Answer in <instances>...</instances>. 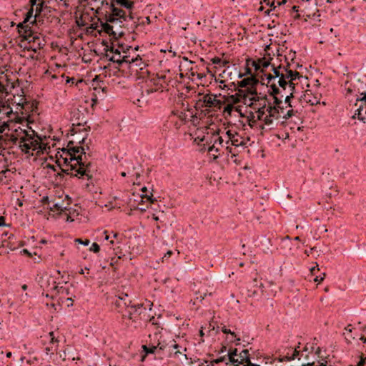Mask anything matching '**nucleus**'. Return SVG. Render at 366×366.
Segmentation results:
<instances>
[{"label":"nucleus","instance_id":"nucleus-1","mask_svg":"<svg viewBox=\"0 0 366 366\" xmlns=\"http://www.w3.org/2000/svg\"><path fill=\"white\" fill-rule=\"evenodd\" d=\"M257 118L259 120L263 122L264 124L260 125L262 129H264L266 127L267 129H272L274 126L277 124H274V121H277L282 116L284 119H287L295 114V112L292 109H289L287 112H285V108L280 104H274L272 106L270 104L266 107L265 104L259 108L257 112Z\"/></svg>","mask_w":366,"mask_h":366},{"label":"nucleus","instance_id":"nucleus-2","mask_svg":"<svg viewBox=\"0 0 366 366\" xmlns=\"http://www.w3.org/2000/svg\"><path fill=\"white\" fill-rule=\"evenodd\" d=\"M86 149H89L88 146L86 148L81 146H74V141H69L66 148L61 149L62 154L60 157L63 159L64 164H67L69 161V163L74 162L77 165L91 169L92 163L86 159Z\"/></svg>","mask_w":366,"mask_h":366},{"label":"nucleus","instance_id":"nucleus-3","mask_svg":"<svg viewBox=\"0 0 366 366\" xmlns=\"http://www.w3.org/2000/svg\"><path fill=\"white\" fill-rule=\"evenodd\" d=\"M65 165L66 168L61 169V172L58 173V176L62 177L63 174H66L71 177H76L79 179H86L89 182V183L86 184L87 187L90 184L94 185L93 172L91 169L77 165L74 162L69 163V161H68L67 164H65Z\"/></svg>","mask_w":366,"mask_h":366},{"label":"nucleus","instance_id":"nucleus-4","mask_svg":"<svg viewBox=\"0 0 366 366\" xmlns=\"http://www.w3.org/2000/svg\"><path fill=\"white\" fill-rule=\"evenodd\" d=\"M24 133L25 135L21 137L19 141V147L23 152L33 155L32 152L36 151L39 153L44 149V145L40 142L41 139L38 136L35 138L25 131Z\"/></svg>","mask_w":366,"mask_h":366},{"label":"nucleus","instance_id":"nucleus-5","mask_svg":"<svg viewBox=\"0 0 366 366\" xmlns=\"http://www.w3.org/2000/svg\"><path fill=\"white\" fill-rule=\"evenodd\" d=\"M290 64L286 66H283V69L285 71L284 74L285 81H287V86L289 89V94L285 98V104H287V107H292L291 99L294 97L295 92V83L294 82L296 79H300L303 76L297 71H293L289 69Z\"/></svg>","mask_w":366,"mask_h":366},{"label":"nucleus","instance_id":"nucleus-6","mask_svg":"<svg viewBox=\"0 0 366 366\" xmlns=\"http://www.w3.org/2000/svg\"><path fill=\"white\" fill-rule=\"evenodd\" d=\"M109 8L111 12L105 14L104 20L112 25L118 24L122 28L124 26V23L127 21L126 12L122 9L115 7L113 3L110 4Z\"/></svg>","mask_w":366,"mask_h":366},{"label":"nucleus","instance_id":"nucleus-7","mask_svg":"<svg viewBox=\"0 0 366 366\" xmlns=\"http://www.w3.org/2000/svg\"><path fill=\"white\" fill-rule=\"evenodd\" d=\"M282 68V67L281 65H280L277 67H275L274 65H272L273 74H265L264 76H265V80H267V83H264V79L262 78V84L266 85L267 86V85H269V84L271 85V84H272V83H276L275 81L277 79H278L277 84L281 88H283L284 90H285L287 88V81H285L284 74L282 72L280 71V69Z\"/></svg>","mask_w":366,"mask_h":366},{"label":"nucleus","instance_id":"nucleus-8","mask_svg":"<svg viewBox=\"0 0 366 366\" xmlns=\"http://www.w3.org/2000/svg\"><path fill=\"white\" fill-rule=\"evenodd\" d=\"M103 45L106 46V51H109L112 54V56L109 54H107V57L109 58V60L114 62L117 63L119 65L122 64L123 63H133L134 62V59H130L128 56H121V53L118 49H114L113 46H109L108 43L105 41L102 42Z\"/></svg>","mask_w":366,"mask_h":366},{"label":"nucleus","instance_id":"nucleus-9","mask_svg":"<svg viewBox=\"0 0 366 366\" xmlns=\"http://www.w3.org/2000/svg\"><path fill=\"white\" fill-rule=\"evenodd\" d=\"M22 245V242L17 240L13 233L7 231H2L0 247L7 248L11 251H14Z\"/></svg>","mask_w":366,"mask_h":366},{"label":"nucleus","instance_id":"nucleus-10","mask_svg":"<svg viewBox=\"0 0 366 366\" xmlns=\"http://www.w3.org/2000/svg\"><path fill=\"white\" fill-rule=\"evenodd\" d=\"M166 76L164 75H156L149 80L147 82L148 88L146 89L147 94L157 92H163L167 87Z\"/></svg>","mask_w":366,"mask_h":366},{"label":"nucleus","instance_id":"nucleus-11","mask_svg":"<svg viewBox=\"0 0 366 366\" xmlns=\"http://www.w3.org/2000/svg\"><path fill=\"white\" fill-rule=\"evenodd\" d=\"M269 88L268 92L270 96L273 97L274 104H282V98L285 97L289 94V89L286 88L285 90L283 88H281L279 85H277L276 83H272V84H269L267 86Z\"/></svg>","mask_w":366,"mask_h":366},{"label":"nucleus","instance_id":"nucleus-12","mask_svg":"<svg viewBox=\"0 0 366 366\" xmlns=\"http://www.w3.org/2000/svg\"><path fill=\"white\" fill-rule=\"evenodd\" d=\"M17 29L19 35L29 43H36L40 40L38 36H34L31 27L27 24L24 23V20L17 24ZM39 46L40 43L38 42Z\"/></svg>","mask_w":366,"mask_h":366},{"label":"nucleus","instance_id":"nucleus-13","mask_svg":"<svg viewBox=\"0 0 366 366\" xmlns=\"http://www.w3.org/2000/svg\"><path fill=\"white\" fill-rule=\"evenodd\" d=\"M355 106L357 107V109L353 117H357L359 120L364 121V115L366 114V92H359Z\"/></svg>","mask_w":366,"mask_h":366},{"label":"nucleus","instance_id":"nucleus-14","mask_svg":"<svg viewBox=\"0 0 366 366\" xmlns=\"http://www.w3.org/2000/svg\"><path fill=\"white\" fill-rule=\"evenodd\" d=\"M217 95H214L212 94H204L202 97V107L213 108L216 109H220L223 102L217 99Z\"/></svg>","mask_w":366,"mask_h":366},{"label":"nucleus","instance_id":"nucleus-15","mask_svg":"<svg viewBox=\"0 0 366 366\" xmlns=\"http://www.w3.org/2000/svg\"><path fill=\"white\" fill-rule=\"evenodd\" d=\"M264 285L261 280L254 278L251 282L250 287L248 290L250 297H262L264 293Z\"/></svg>","mask_w":366,"mask_h":366},{"label":"nucleus","instance_id":"nucleus-16","mask_svg":"<svg viewBox=\"0 0 366 366\" xmlns=\"http://www.w3.org/2000/svg\"><path fill=\"white\" fill-rule=\"evenodd\" d=\"M146 306L144 304H137L132 305L131 303V306L129 308L126 310L125 313H123V317H127L129 320H132L134 315H140L143 311V310H146Z\"/></svg>","mask_w":366,"mask_h":366},{"label":"nucleus","instance_id":"nucleus-17","mask_svg":"<svg viewBox=\"0 0 366 366\" xmlns=\"http://www.w3.org/2000/svg\"><path fill=\"white\" fill-rule=\"evenodd\" d=\"M101 22V27L102 29L99 31V33L101 31H104L109 34L110 36L112 37L114 39H118L119 37L122 36L124 34L123 31L116 32L114 31V25H112L110 23L107 21L105 20L104 22L102 21H100Z\"/></svg>","mask_w":366,"mask_h":366},{"label":"nucleus","instance_id":"nucleus-18","mask_svg":"<svg viewBox=\"0 0 366 366\" xmlns=\"http://www.w3.org/2000/svg\"><path fill=\"white\" fill-rule=\"evenodd\" d=\"M246 104H252L253 102L259 101V97L257 90V86H249L245 89Z\"/></svg>","mask_w":366,"mask_h":366},{"label":"nucleus","instance_id":"nucleus-19","mask_svg":"<svg viewBox=\"0 0 366 366\" xmlns=\"http://www.w3.org/2000/svg\"><path fill=\"white\" fill-rule=\"evenodd\" d=\"M131 300L117 299L116 301L114 302V306L117 310V312L123 315V313H125L126 310H127V309L129 308V306H131Z\"/></svg>","mask_w":366,"mask_h":366},{"label":"nucleus","instance_id":"nucleus-20","mask_svg":"<svg viewBox=\"0 0 366 366\" xmlns=\"http://www.w3.org/2000/svg\"><path fill=\"white\" fill-rule=\"evenodd\" d=\"M259 83V79L254 75L244 78L237 83V86L240 88H247L249 86H257Z\"/></svg>","mask_w":366,"mask_h":366},{"label":"nucleus","instance_id":"nucleus-21","mask_svg":"<svg viewBox=\"0 0 366 366\" xmlns=\"http://www.w3.org/2000/svg\"><path fill=\"white\" fill-rule=\"evenodd\" d=\"M158 347L160 350H167L169 352V357H173L172 353L175 352L177 348H182V346L177 344L174 340L172 341V343L170 345H164L160 342L158 343Z\"/></svg>","mask_w":366,"mask_h":366},{"label":"nucleus","instance_id":"nucleus-22","mask_svg":"<svg viewBox=\"0 0 366 366\" xmlns=\"http://www.w3.org/2000/svg\"><path fill=\"white\" fill-rule=\"evenodd\" d=\"M238 362L236 363L237 365H244L248 364L250 362V357L248 350H243L239 354Z\"/></svg>","mask_w":366,"mask_h":366},{"label":"nucleus","instance_id":"nucleus-23","mask_svg":"<svg viewBox=\"0 0 366 366\" xmlns=\"http://www.w3.org/2000/svg\"><path fill=\"white\" fill-rule=\"evenodd\" d=\"M181 349L182 350H176L175 352L172 353V355H173L172 358L178 359L181 362L187 361L188 357H187V355L184 353L187 351V348L183 347L182 346Z\"/></svg>","mask_w":366,"mask_h":366},{"label":"nucleus","instance_id":"nucleus-24","mask_svg":"<svg viewBox=\"0 0 366 366\" xmlns=\"http://www.w3.org/2000/svg\"><path fill=\"white\" fill-rule=\"evenodd\" d=\"M44 5V1L43 0H41L34 7L35 11V15H34V19L31 21V24H34L36 22V17L41 14V13L43 11V7Z\"/></svg>","mask_w":366,"mask_h":366},{"label":"nucleus","instance_id":"nucleus-25","mask_svg":"<svg viewBox=\"0 0 366 366\" xmlns=\"http://www.w3.org/2000/svg\"><path fill=\"white\" fill-rule=\"evenodd\" d=\"M238 350L237 349H230L228 352L227 356L228 357L229 361L232 364H236L238 362V359L235 358L236 356H238Z\"/></svg>","mask_w":366,"mask_h":366},{"label":"nucleus","instance_id":"nucleus-26","mask_svg":"<svg viewBox=\"0 0 366 366\" xmlns=\"http://www.w3.org/2000/svg\"><path fill=\"white\" fill-rule=\"evenodd\" d=\"M157 347L159 348L158 345H142L143 351L144 352L145 355L142 357V361H144L145 359L146 355L148 354H153L157 350Z\"/></svg>","mask_w":366,"mask_h":366},{"label":"nucleus","instance_id":"nucleus-27","mask_svg":"<svg viewBox=\"0 0 366 366\" xmlns=\"http://www.w3.org/2000/svg\"><path fill=\"white\" fill-rule=\"evenodd\" d=\"M224 97L229 104H232V105L239 102H242V100L239 98V94H234L227 97L224 96Z\"/></svg>","mask_w":366,"mask_h":366},{"label":"nucleus","instance_id":"nucleus-28","mask_svg":"<svg viewBox=\"0 0 366 366\" xmlns=\"http://www.w3.org/2000/svg\"><path fill=\"white\" fill-rule=\"evenodd\" d=\"M168 122L172 124L176 129H178L184 123L183 122H180L179 119L175 118L174 112H172V114L169 117Z\"/></svg>","mask_w":366,"mask_h":366},{"label":"nucleus","instance_id":"nucleus-29","mask_svg":"<svg viewBox=\"0 0 366 366\" xmlns=\"http://www.w3.org/2000/svg\"><path fill=\"white\" fill-rule=\"evenodd\" d=\"M142 192H143L142 194L141 195V197L142 199H146L147 201L152 204L157 201V199L153 197L152 193H150V194H147L148 190L146 187H142Z\"/></svg>","mask_w":366,"mask_h":366},{"label":"nucleus","instance_id":"nucleus-30","mask_svg":"<svg viewBox=\"0 0 366 366\" xmlns=\"http://www.w3.org/2000/svg\"><path fill=\"white\" fill-rule=\"evenodd\" d=\"M303 99L311 105H316L320 102L319 99L317 97H312L311 95L307 93V91L306 92V94H304Z\"/></svg>","mask_w":366,"mask_h":366},{"label":"nucleus","instance_id":"nucleus-31","mask_svg":"<svg viewBox=\"0 0 366 366\" xmlns=\"http://www.w3.org/2000/svg\"><path fill=\"white\" fill-rule=\"evenodd\" d=\"M222 332L224 334H229L231 335L232 336V339L230 340V342H239L240 341V338L239 337H237V335L235 334L234 332H232L229 329H227L225 326H223L222 327Z\"/></svg>","mask_w":366,"mask_h":366},{"label":"nucleus","instance_id":"nucleus-32","mask_svg":"<svg viewBox=\"0 0 366 366\" xmlns=\"http://www.w3.org/2000/svg\"><path fill=\"white\" fill-rule=\"evenodd\" d=\"M49 209L52 212H57L59 213H61L65 210H67L66 207H63L59 203H52V205L49 206Z\"/></svg>","mask_w":366,"mask_h":366},{"label":"nucleus","instance_id":"nucleus-33","mask_svg":"<svg viewBox=\"0 0 366 366\" xmlns=\"http://www.w3.org/2000/svg\"><path fill=\"white\" fill-rule=\"evenodd\" d=\"M207 293L206 292H200V291H198V292H195V298L194 300V302L193 304L195 305L196 304V301H199V302H202V300H204V297L207 296Z\"/></svg>","mask_w":366,"mask_h":366},{"label":"nucleus","instance_id":"nucleus-34","mask_svg":"<svg viewBox=\"0 0 366 366\" xmlns=\"http://www.w3.org/2000/svg\"><path fill=\"white\" fill-rule=\"evenodd\" d=\"M229 142H231V144L233 145V146H235V147H238L239 145H242V141H239V139L237 138L234 137H229V139H228L225 144H229Z\"/></svg>","mask_w":366,"mask_h":366},{"label":"nucleus","instance_id":"nucleus-35","mask_svg":"<svg viewBox=\"0 0 366 366\" xmlns=\"http://www.w3.org/2000/svg\"><path fill=\"white\" fill-rule=\"evenodd\" d=\"M257 61L260 65V69H264L265 68H267L270 65L269 61L267 60L265 57L259 58Z\"/></svg>","mask_w":366,"mask_h":366},{"label":"nucleus","instance_id":"nucleus-36","mask_svg":"<svg viewBox=\"0 0 366 366\" xmlns=\"http://www.w3.org/2000/svg\"><path fill=\"white\" fill-rule=\"evenodd\" d=\"M219 151V149L215 147V144H213L208 148V152L214 156V159L218 158V155H217L216 154L218 153Z\"/></svg>","mask_w":366,"mask_h":366},{"label":"nucleus","instance_id":"nucleus-37","mask_svg":"<svg viewBox=\"0 0 366 366\" xmlns=\"http://www.w3.org/2000/svg\"><path fill=\"white\" fill-rule=\"evenodd\" d=\"M34 9H33V8H30L29 9V11L26 14V16H25L24 19V23L29 22L30 19L31 18L34 19Z\"/></svg>","mask_w":366,"mask_h":366},{"label":"nucleus","instance_id":"nucleus-38","mask_svg":"<svg viewBox=\"0 0 366 366\" xmlns=\"http://www.w3.org/2000/svg\"><path fill=\"white\" fill-rule=\"evenodd\" d=\"M175 113V118L179 119L180 122H185L186 120V118H187V114L185 112H179V111H177V112H174Z\"/></svg>","mask_w":366,"mask_h":366},{"label":"nucleus","instance_id":"nucleus-39","mask_svg":"<svg viewBox=\"0 0 366 366\" xmlns=\"http://www.w3.org/2000/svg\"><path fill=\"white\" fill-rule=\"evenodd\" d=\"M250 64L254 68V70L256 71H259L260 73H262V74L264 72V70L263 69H260V65H259L258 61L252 60L251 59Z\"/></svg>","mask_w":366,"mask_h":366},{"label":"nucleus","instance_id":"nucleus-40","mask_svg":"<svg viewBox=\"0 0 366 366\" xmlns=\"http://www.w3.org/2000/svg\"><path fill=\"white\" fill-rule=\"evenodd\" d=\"M237 92L235 94H239V98L242 100V102L246 104V97L245 89H239L237 87Z\"/></svg>","mask_w":366,"mask_h":366},{"label":"nucleus","instance_id":"nucleus-41","mask_svg":"<svg viewBox=\"0 0 366 366\" xmlns=\"http://www.w3.org/2000/svg\"><path fill=\"white\" fill-rule=\"evenodd\" d=\"M228 359V357L227 355L220 357L219 358H217L215 360H213L211 361V365L214 366V364H218L219 362H226V360Z\"/></svg>","mask_w":366,"mask_h":366},{"label":"nucleus","instance_id":"nucleus-42","mask_svg":"<svg viewBox=\"0 0 366 366\" xmlns=\"http://www.w3.org/2000/svg\"><path fill=\"white\" fill-rule=\"evenodd\" d=\"M263 2L268 6L270 7V9L273 10H276L277 6H276V1L275 0H263Z\"/></svg>","mask_w":366,"mask_h":366},{"label":"nucleus","instance_id":"nucleus-43","mask_svg":"<svg viewBox=\"0 0 366 366\" xmlns=\"http://www.w3.org/2000/svg\"><path fill=\"white\" fill-rule=\"evenodd\" d=\"M134 3L133 1H129L128 0L123 2L120 4L121 6L124 7L129 10H131L134 7Z\"/></svg>","mask_w":366,"mask_h":366},{"label":"nucleus","instance_id":"nucleus-44","mask_svg":"<svg viewBox=\"0 0 366 366\" xmlns=\"http://www.w3.org/2000/svg\"><path fill=\"white\" fill-rule=\"evenodd\" d=\"M250 61H251V59H249V58L246 60V67H245V72H244L245 76L250 75V76H251L252 75V69L249 66V65L250 64Z\"/></svg>","mask_w":366,"mask_h":366},{"label":"nucleus","instance_id":"nucleus-45","mask_svg":"<svg viewBox=\"0 0 366 366\" xmlns=\"http://www.w3.org/2000/svg\"><path fill=\"white\" fill-rule=\"evenodd\" d=\"M237 87V84H236L234 82H232L229 85L224 84V88H227V90L230 91L231 92H236Z\"/></svg>","mask_w":366,"mask_h":366},{"label":"nucleus","instance_id":"nucleus-46","mask_svg":"<svg viewBox=\"0 0 366 366\" xmlns=\"http://www.w3.org/2000/svg\"><path fill=\"white\" fill-rule=\"evenodd\" d=\"M234 109V107L232 104H228L224 108V113L227 114L228 115H231V113Z\"/></svg>","mask_w":366,"mask_h":366},{"label":"nucleus","instance_id":"nucleus-47","mask_svg":"<svg viewBox=\"0 0 366 366\" xmlns=\"http://www.w3.org/2000/svg\"><path fill=\"white\" fill-rule=\"evenodd\" d=\"M89 250L94 253H97L100 251V247L97 243L94 242L90 247Z\"/></svg>","mask_w":366,"mask_h":366},{"label":"nucleus","instance_id":"nucleus-48","mask_svg":"<svg viewBox=\"0 0 366 366\" xmlns=\"http://www.w3.org/2000/svg\"><path fill=\"white\" fill-rule=\"evenodd\" d=\"M4 227H9V225H6L5 224V217L4 216H0V231H1V233L2 232V231H4L3 229V228Z\"/></svg>","mask_w":366,"mask_h":366},{"label":"nucleus","instance_id":"nucleus-49","mask_svg":"<svg viewBox=\"0 0 366 366\" xmlns=\"http://www.w3.org/2000/svg\"><path fill=\"white\" fill-rule=\"evenodd\" d=\"M75 242L79 243V244H81L84 246H88L90 243V241L89 239H85L84 240L81 239H75Z\"/></svg>","mask_w":366,"mask_h":366},{"label":"nucleus","instance_id":"nucleus-50","mask_svg":"<svg viewBox=\"0 0 366 366\" xmlns=\"http://www.w3.org/2000/svg\"><path fill=\"white\" fill-rule=\"evenodd\" d=\"M300 347H297L295 348L292 355H291V358L290 359H293L295 360V358L298 357V356L300 355V352L297 350Z\"/></svg>","mask_w":366,"mask_h":366},{"label":"nucleus","instance_id":"nucleus-51","mask_svg":"<svg viewBox=\"0 0 366 366\" xmlns=\"http://www.w3.org/2000/svg\"><path fill=\"white\" fill-rule=\"evenodd\" d=\"M291 355L290 356L288 354L287 355L283 356L282 357H279L277 360L279 362H284V361H292L294 360L293 359H290Z\"/></svg>","mask_w":366,"mask_h":366},{"label":"nucleus","instance_id":"nucleus-52","mask_svg":"<svg viewBox=\"0 0 366 366\" xmlns=\"http://www.w3.org/2000/svg\"><path fill=\"white\" fill-rule=\"evenodd\" d=\"M323 276H316V277L314 279L315 282H317L318 283H320L321 282H322L325 279V273H323L322 274Z\"/></svg>","mask_w":366,"mask_h":366},{"label":"nucleus","instance_id":"nucleus-53","mask_svg":"<svg viewBox=\"0 0 366 366\" xmlns=\"http://www.w3.org/2000/svg\"><path fill=\"white\" fill-rule=\"evenodd\" d=\"M98 27L97 24H92L89 27L87 28L86 31L89 32L90 31H92L93 30H96Z\"/></svg>","mask_w":366,"mask_h":366},{"label":"nucleus","instance_id":"nucleus-54","mask_svg":"<svg viewBox=\"0 0 366 366\" xmlns=\"http://www.w3.org/2000/svg\"><path fill=\"white\" fill-rule=\"evenodd\" d=\"M41 0H29V5L30 8L34 9L36 5Z\"/></svg>","mask_w":366,"mask_h":366},{"label":"nucleus","instance_id":"nucleus-55","mask_svg":"<svg viewBox=\"0 0 366 366\" xmlns=\"http://www.w3.org/2000/svg\"><path fill=\"white\" fill-rule=\"evenodd\" d=\"M41 202L44 204L49 205L50 204V201H49V197H47V196L43 197L42 199H41Z\"/></svg>","mask_w":366,"mask_h":366},{"label":"nucleus","instance_id":"nucleus-56","mask_svg":"<svg viewBox=\"0 0 366 366\" xmlns=\"http://www.w3.org/2000/svg\"><path fill=\"white\" fill-rule=\"evenodd\" d=\"M199 336L201 337V340L199 341V343H202V342H204V339L202 338L204 336V332H203V327H201V329L199 330Z\"/></svg>","mask_w":366,"mask_h":366},{"label":"nucleus","instance_id":"nucleus-57","mask_svg":"<svg viewBox=\"0 0 366 366\" xmlns=\"http://www.w3.org/2000/svg\"><path fill=\"white\" fill-rule=\"evenodd\" d=\"M217 143L220 145H222V144L224 143V140L222 137H217V139L214 140V144H216Z\"/></svg>","mask_w":366,"mask_h":366},{"label":"nucleus","instance_id":"nucleus-58","mask_svg":"<svg viewBox=\"0 0 366 366\" xmlns=\"http://www.w3.org/2000/svg\"><path fill=\"white\" fill-rule=\"evenodd\" d=\"M87 136H88V134H85V135L81 139H79V137H77L76 140H78L79 144H84Z\"/></svg>","mask_w":366,"mask_h":366},{"label":"nucleus","instance_id":"nucleus-59","mask_svg":"<svg viewBox=\"0 0 366 366\" xmlns=\"http://www.w3.org/2000/svg\"><path fill=\"white\" fill-rule=\"evenodd\" d=\"M212 61L214 64H219L222 62V59L219 57H214L212 59Z\"/></svg>","mask_w":366,"mask_h":366},{"label":"nucleus","instance_id":"nucleus-60","mask_svg":"<svg viewBox=\"0 0 366 366\" xmlns=\"http://www.w3.org/2000/svg\"><path fill=\"white\" fill-rule=\"evenodd\" d=\"M126 17H127V21L128 19H130V20H133L134 19V16H133V14L132 12L130 11L129 14H126Z\"/></svg>","mask_w":366,"mask_h":366},{"label":"nucleus","instance_id":"nucleus-61","mask_svg":"<svg viewBox=\"0 0 366 366\" xmlns=\"http://www.w3.org/2000/svg\"><path fill=\"white\" fill-rule=\"evenodd\" d=\"M172 254V252L169 250L165 254L164 256L162 257L163 260L167 259V258H169L170 257V256Z\"/></svg>","mask_w":366,"mask_h":366},{"label":"nucleus","instance_id":"nucleus-62","mask_svg":"<svg viewBox=\"0 0 366 366\" xmlns=\"http://www.w3.org/2000/svg\"><path fill=\"white\" fill-rule=\"evenodd\" d=\"M119 259H121V256H119L117 259H116L115 261H114V258H112L111 260V262H110V265L114 266L115 264L117 263V261Z\"/></svg>","mask_w":366,"mask_h":366},{"label":"nucleus","instance_id":"nucleus-63","mask_svg":"<svg viewBox=\"0 0 366 366\" xmlns=\"http://www.w3.org/2000/svg\"><path fill=\"white\" fill-rule=\"evenodd\" d=\"M365 364V359L361 358V360L359 361L357 366H364Z\"/></svg>","mask_w":366,"mask_h":366},{"label":"nucleus","instance_id":"nucleus-64","mask_svg":"<svg viewBox=\"0 0 366 366\" xmlns=\"http://www.w3.org/2000/svg\"><path fill=\"white\" fill-rule=\"evenodd\" d=\"M243 366H259V365H257V364L252 363L250 361L248 364L244 365Z\"/></svg>","mask_w":366,"mask_h":366}]
</instances>
